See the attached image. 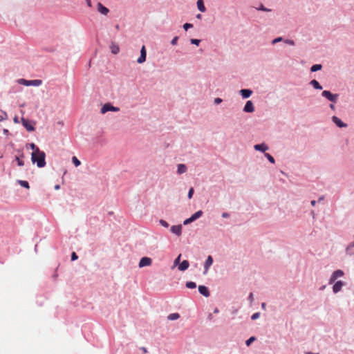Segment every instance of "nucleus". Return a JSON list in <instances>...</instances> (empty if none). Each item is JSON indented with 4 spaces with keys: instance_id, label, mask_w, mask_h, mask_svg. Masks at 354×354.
Listing matches in <instances>:
<instances>
[{
    "instance_id": "nucleus-43",
    "label": "nucleus",
    "mask_w": 354,
    "mask_h": 354,
    "mask_svg": "<svg viewBox=\"0 0 354 354\" xmlns=\"http://www.w3.org/2000/svg\"><path fill=\"white\" fill-rule=\"evenodd\" d=\"M77 258H78L77 255L76 254V253L75 252H73L71 254V260L75 261V260L77 259Z\"/></svg>"
},
{
    "instance_id": "nucleus-51",
    "label": "nucleus",
    "mask_w": 354,
    "mask_h": 354,
    "mask_svg": "<svg viewBox=\"0 0 354 354\" xmlns=\"http://www.w3.org/2000/svg\"><path fill=\"white\" fill-rule=\"evenodd\" d=\"M330 108L331 109H333V110H335V106H334V104H330Z\"/></svg>"
},
{
    "instance_id": "nucleus-29",
    "label": "nucleus",
    "mask_w": 354,
    "mask_h": 354,
    "mask_svg": "<svg viewBox=\"0 0 354 354\" xmlns=\"http://www.w3.org/2000/svg\"><path fill=\"white\" fill-rule=\"evenodd\" d=\"M265 156L268 158V160L272 162V163H274V158L269 153H265Z\"/></svg>"
},
{
    "instance_id": "nucleus-26",
    "label": "nucleus",
    "mask_w": 354,
    "mask_h": 354,
    "mask_svg": "<svg viewBox=\"0 0 354 354\" xmlns=\"http://www.w3.org/2000/svg\"><path fill=\"white\" fill-rule=\"evenodd\" d=\"M18 183L21 186H22V187H24L25 188H27V189L30 188L29 183L27 181H26V180H18Z\"/></svg>"
},
{
    "instance_id": "nucleus-42",
    "label": "nucleus",
    "mask_w": 354,
    "mask_h": 354,
    "mask_svg": "<svg viewBox=\"0 0 354 354\" xmlns=\"http://www.w3.org/2000/svg\"><path fill=\"white\" fill-rule=\"evenodd\" d=\"M259 316H260V313H254V314H253V315H252V317H251V318H252V319L254 320V319H256L259 318Z\"/></svg>"
},
{
    "instance_id": "nucleus-50",
    "label": "nucleus",
    "mask_w": 354,
    "mask_h": 354,
    "mask_svg": "<svg viewBox=\"0 0 354 354\" xmlns=\"http://www.w3.org/2000/svg\"><path fill=\"white\" fill-rule=\"evenodd\" d=\"M266 304L265 303H262L261 304V307L263 310H266Z\"/></svg>"
},
{
    "instance_id": "nucleus-24",
    "label": "nucleus",
    "mask_w": 354,
    "mask_h": 354,
    "mask_svg": "<svg viewBox=\"0 0 354 354\" xmlns=\"http://www.w3.org/2000/svg\"><path fill=\"white\" fill-rule=\"evenodd\" d=\"M203 215V212L201 210H198L196 212H195L192 216V218L194 219V221H196L198 218H200Z\"/></svg>"
},
{
    "instance_id": "nucleus-45",
    "label": "nucleus",
    "mask_w": 354,
    "mask_h": 354,
    "mask_svg": "<svg viewBox=\"0 0 354 354\" xmlns=\"http://www.w3.org/2000/svg\"><path fill=\"white\" fill-rule=\"evenodd\" d=\"M140 349L145 354L148 353V351H147V348H145V347H141Z\"/></svg>"
},
{
    "instance_id": "nucleus-49",
    "label": "nucleus",
    "mask_w": 354,
    "mask_h": 354,
    "mask_svg": "<svg viewBox=\"0 0 354 354\" xmlns=\"http://www.w3.org/2000/svg\"><path fill=\"white\" fill-rule=\"evenodd\" d=\"M86 3H87V5H88L89 7H91V0H86Z\"/></svg>"
},
{
    "instance_id": "nucleus-40",
    "label": "nucleus",
    "mask_w": 354,
    "mask_h": 354,
    "mask_svg": "<svg viewBox=\"0 0 354 354\" xmlns=\"http://www.w3.org/2000/svg\"><path fill=\"white\" fill-rule=\"evenodd\" d=\"M16 160L19 166H23L24 165V161L20 160L18 157H16Z\"/></svg>"
},
{
    "instance_id": "nucleus-52",
    "label": "nucleus",
    "mask_w": 354,
    "mask_h": 354,
    "mask_svg": "<svg viewBox=\"0 0 354 354\" xmlns=\"http://www.w3.org/2000/svg\"><path fill=\"white\" fill-rule=\"evenodd\" d=\"M59 188H60V186L59 185H56L55 186V189H56V190L59 189Z\"/></svg>"
},
{
    "instance_id": "nucleus-23",
    "label": "nucleus",
    "mask_w": 354,
    "mask_h": 354,
    "mask_svg": "<svg viewBox=\"0 0 354 354\" xmlns=\"http://www.w3.org/2000/svg\"><path fill=\"white\" fill-rule=\"evenodd\" d=\"M180 317V315L177 313L169 314L167 317L169 320H176Z\"/></svg>"
},
{
    "instance_id": "nucleus-20",
    "label": "nucleus",
    "mask_w": 354,
    "mask_h": 354,
    "mask_svg": "<svg viewBox=\"0 0 354 354\" xmlns=\"http://www.w3.org/2000/svg\"><path fill=\"white\" fill-rule=\"evenodd\" d=\"M310 85H312L314 88L315 89H318V90H322V86L320 85V84L315 80H313L310 81Z\"/></svg>"
},
{
    "instance_id": "nucleus-14",
    "label": "nucleus",
    "mask_w": 354,
    "mask_h": 354,
    "mask_svg": "<svg viewBox=\"0 0 354 354\" xmlns=\"http://www.w3.org/2000/svg\"><path fill=\"white\" fill-rule=\"evenodd\" d=\"M97 10L104 15H106L109 12V10L104 6L101 3H97Z\"/></svg>"
},
{
    "instance_id": "nucleus-37",
    "label": "nucleus",
    "mask_w": 354,
    "mask_h": 354,
    "mask_svg": "<svg viewBox=\"0 0 354 354\" xmlns=\"http://www.w3.org/2000/svg\"><path fill=\"white\" fill-rule=\"evenodd\" d=\"M282 40H283L282 37H277V38H276V39H273V40L272 41V44H277V42L281 41Z\"/></svg>"
},
{
    "instance_id": "nucleus-31",
    "label": "nucleus",
    "mask_w": 354,
    "mask_h": 354,
    "mask_svg": "<svg viewBox=\"0 0 354 354\" xmlns=\"http://www.w3.org/2000/svg\"><path fill=\"white\" fill-rule=\"evenodd\" d=\"M160 224L165 227H169L168 223L166 221L162 220V219L160 220Z\"/></svg>"
},
{
    "instance_id": "nucleus-7",
    "label": "nucleus",
    "mask_w": 354,
    "mask_h": 354,
    "mask_svg": "<svg viewBox=\"0 0 354 354\" xmlns=\"http://www.w3.org/2000/svg\"><path fill=\"white\" fill-rule=\"evenodd\" d=\"M147 52L145 49V46H143L140 50V55L138 58L137 62L139 64H142L146 61Z\"/></svg>"
},
{
    "instance_id": "nucleus-28",
    "label": "nucleus",
    "mask_w": 354,
    "mask_h": 354,
    "mask_svg": "<svg viewBox=\"0 0 354 354\" xmlns=\"http://www.w3.org/2000/svg\"><path fill=\"white\" fill-rule=\"evenodd\" d=\"M72 161H73V164L75 165V167H78L81 164V162L75 156H73L72 158Z\"/></svg>"
},
{
    "instance_id": "nucleus-33",
    "label": "nucleus",
    "mask_w": 354,
    "mask_h": 354,
    "mask_svg": "<svg viewBox=\"0 0 354 354\" xmlns=\"http://www.w3.org/2000/svg\"><path fill=\"white\" fill-rule=\"evenodd\" d=\"M193 25L192 24L186 23L183 25V28L185 30H187L189 28H192Z\"/></svg>"
},
{
    "instance_id": "nucleus-57",
    "label": "nucleus",
    "mask_w": 354,
    "mask_h": 354,
    "mask_svg": "<svg viewBox=\"0 0 354 354\" xmlns=\"http://www.w3.org/2000/svg\"><path fill=\"white\" fill-rule=\"evenodd\" d=\"M308 354H319V353H309Z\"/></svg>"
},
{
    "instance_id": "nucleus-19",
    "label": "nucleus",
    "mask_w": 354,
    "mask_h": 354,
    "mask_svg": "<svg viewBox=\"0 0 354 354\" xmlns=\"http://www.w3.org/2000/svg\"><path fill=\"white\" fill-rule=\"evenodd\" d=\"M187 171V167L184 164H179L178 165V170H177V172L178 174H184Z\"/></svg>"
},
{
    "instance_id": "nucleus-22",
    "label": "nucleus",
    "mask_w": 354,
    "mask_h": 354,
    "mask_svg": "<svg viewBox=\"0 0 354 354\" xmlns=\"http://www.w3.org/2000/svg\"><path fill=\"white\" fill-rule=\"evenodd\" d=\"M111 53L113 54H117L119 53L120 48L119 46L116 44H112L110 46Z\"/></svg>"
},
{
    "instance_id": "nucleus-32",
    "label": "nucleus",
    "mask_w": 354,
    "mask_h": 354,
    "mask_svg": "<svg viewBox=\"0 0 354 354\" xmlns=\"http://www.w3.org/2000/svg\"><path fill=\"white\" fill-rule=\"evenodd\" d=\"M190 41H191L192 44H195L196 46H198L200 42H201V40L197 39H192L190 40Z\"/></svg>"
},
{
    "instance_id": "nucleus-3",
    "label": "nucleus",
    "mask_w": 354,
    "mask_h": 354,
    "mask_svg": "<svg viewBox=\"0 0 354 354\" xmlns=\"http://www.w3.org/2000/svg\"><path fill=\"white\" fill-rule=\"evenodd\" d=\"M322 95L335 103L337 102L339 96L338 94H333L329 91H324Z\"/></svg>"
},
{
    "instance_id": "nucleus-36",
    "label": "nucleus",
    "mask_w": 354,
    "mask_h": 354,
    "mask_svg": "<svg viewBox=\"0 0 354 354\" xmlns=\"http://www.w3.org/2000/svg\"><path fill=\"white\" fill-rule=\"evenodd\" d=\"M194 188L191 187L188 192V198H192V196L194 194Z\"/></svg>"
},
{
    "instance_id": "nucleus-8",
    "label": "nucleus",
    "mask_w": 354,
    "mask_h": 354,
    "mask_svg": "<svg viewBox=\"0 0 354 354\" xmlns=\"http://www.w3.org/2000/svg\"><path fill=\"white\" fill-rule=\"evenodd\" d=\"M22 124L24 127L28 131H32L35 130L34 127L31 124V122L27 119L22 118Z\"/></svg>"
},
{
    "instance_id": "nucleus-13",
    "label": "nucleus",
    "mask_w": 354,
    "mask_h": 354,
    "mask_svg": "<svg viewBox=\"0 0 354 354\" xmlns=\"http://www.w3.org/2000/svg\"><path fill=\"white\" fill-rule=\"evenodd\" d=\"M198 291L199 292L203 295V296L207 297L209 296V292L208 288L206 286H198Z\"/></svg>"
},
{
    "instance_id": "nucleus-27",
    "label": "nucleus",
    "mask_w": 354,
    "mask_h": 354,
    "mask_svg": "<svg viewBox=\"0 0 354 354\" xmlns=\"http://www.w3.org/2000/svg\"><path fill=\"white\" fill-rule=\"evenodd\" d=\"M186 287L188 288H195L196 287V284L193 281H189L186 283Z\"/></svg>"
},
{
    "instance_id": "nucleus-54",
    "label": "nucleus",
    "mask_w": 354,
    "mask_h": 354,
    "mask_svg": "<svg viewBox=\"0 0 354 354\" xmlns=\"http://www.w3.org/2000/svg\"><path fill=\"white\" fill-rule=\"evenodd\" d=\"M115 29H116V30H119V29H120V26H119V25H118V24H117V25L115 26Z\"/></svg>"
},
{
    "instance_id": "nucleus-34",
    "label": "nucleus",
    "mask_w": 354,
    "mask_h": 354,
    "mask_svg": "<svg viewBox=\"0 0 354 354\" xmlns=\"http://www.w3.org/2000/svg\"><path fill=\"white\" fill-rule=\"evenodd\" d=\"M194 221V219L192 218V216L189 218H187L186 220L184 221L183 222V224L184 225H187L192 222Z\"/></svg>"
},
{
    "instance_id": "nucleus-38",
    "label": "nucleus",
    "mask_w": 354,
    "mask_h": 354,
    "mask_svg": "<svg viewBox=\"0 0 354 354\" xmlns=\"http://www.w3.org/2000/svg\"><path fill=\"white\" fill-rule=\"evenodd\" d=\"M284 42L288 45H290V46H294L295 45V41L292 39H286L284 41Z\"/></svg>"
},
{
    "instance_id": "nucleus-5",
    "label": "nucleus",
    "mask_w": 354,
    "mask_h": 354,
    "mask_svg": "<svg viewBox=\"0 0 354 354\" xmlns=\"http://www.w3.org/2000/svg\"><path fill=\"white\" fill-rule=\"evenodd\" d=\"M344 275V272L342 270H335L331 275L329 283H333L337 278L341 277Z\"/></svg>"
},
{
    "instance_id": "nucleus-11",
    "label": "nucleus",
    "mask_w": 354,
    "mask_h": 354,
    "mask_svg": "<svg viewBox=\"0 0 354 354\" xmlns=\"http://www.w3.org/2000/svg\"><path fill=\"white\" fill-rule=\"evenodd\" d=\"M213 263V259L212 257V256H208L205 262V264H204V268H205V272L204 273H207V272L208 271L209 267L212 266V264Z\"/></svg>"
},
{
    "instance_id": "nucleus-1",
    "label": "nucleus",
    "mask_w": 354,
    "mask_h": 354,
    "mask_svg": "<svg viewBox=\"0 0 354 354\" xmlns=\"http://www.w3.org/2000/svg\"><path fill=\"white\" fill-rule=\"evenodd\" d=\"M45 158L46 153L43 151L37 150L36 152H32L31 161L33 164L36 163L37 166L39 168L45 167Z\"/></svg>"
},
{
    "instance_id": "nucleus-17",
    "label": "nucleus",
    "mask_w": 354,
    "mask_h": 354,
    "mask_svg": "<svg viewBox=\"0 0 354 354\" xmlns=\"http://www.w3.org/2000/svg\"><path fill=\"white\" fill-rule=\"evenodd\" d=\"M254 147L257 151H260L263 152H265L268 149V147L265 144L255 145Z\"/></svg>"
},
{
    "instance_id": "nucleus-6",
    "label": "nucleus",
    "mask_w": 354,
    "mask_h": 354,
    "mask_svg": "<svg viewBox=\"0 0 354 354\" xmlns=\"http://www.w3.org/2000/svg\"><path fill=\"white\" fill-rule=\"evenodd\" d=\"M152 263V260L151 258L149 257H142L140 260V262H139V267L140 268H143V267H145V266H151Z\"/></svg>"
},
{
    "instance_id": "nucleus-2",
    "label": "nucleus",
    "mask_w": 354,
    "mask_h": 354,
    "mask_svg": "<svg viewBox=\"0 0 354 354\" xmlns=\"http://www.w3.org/2000/svg\"><path fill=\"white\" fill-rule=\"evenodd\" d=\"M18 82L21 84L25 86H37L41 84L42 81L41 80H26L24 79H19Z\"/></svg>"
},
{
    "instance_id": "nucleus-10",
    "label": "nucleus",
    "mask_w": 354,
    "mask_h": 354,
    "mask_svg": "<svg viewBox=\"0 0 354 354\" xmlns=\"http://www.w3.org/2000/svg\"><path fill=\"white\" fill-rule=\"evenodd\" d=\"M171 231L172 233L176 234L177 236H180L181 233H182V225H173L171 227Z\"/></svg>"
},
{
    "instance_id": "nucleus-18",
    "label": "nucleus",
    "mask_w": 354,
    "mask_h": 354,
    "mask_svg": "<svg viewBox=\"0 0 354 354\" xmlns=\"http://www.w3.org/2000/svg\"><path fill=\"white\" fill-rule=\"evenodd\" d=\"M240 93L243 98H248L252 95V91L250 89H241Z\"/></svg>"
},
{
    "instance_id": "nucleus-39",
    "label": "nucleus",
    "mask_w": 354,
    "mask_h": 354,
    "mask_svg": "<svg viewBox=\"0 0 354 354\" xmlns=\"http://www.w3.org/2000/svg\"><path fill=\"white\" fill-rule=\"evenodd\" d=\"M178 37H177V36H176V37H174L172 39V40H171V44L173 46L176 45L177 41H178Z\"/></svg>"
},
{
    "instance_id": "nucleus-48",
    "label": "nucleus",
    "mask_w": 354,
    "mask_h": 354,
    "mask_svg": "<svg viewBox=\"0 0 354 354\" xmlns=\"http://www.w3.org/2000/svg\"><path fill=\"white\" fill-rule=\"evenodd\" d=\"M259 10H263V11H270L269 9L266 8L263 6H261V8H259Z\"/></svg>"
},
{
    "instance_id": "nucleus-25",
    "label": "nucleus",
    "mask_w": 354,
    "mask_h": 354,
    "mask_svg": "<svg viewBox=\"0 0 354 354\" xmlns=\"http://www.w3.org/2000/svg\"><path fill=\"white\" fill-rule=\"evenodd\" d=\"M322 68V66L321 64H315L310 68L311 72H315L317 71L321 70Z\"/></svg>"
},
{
    "instance_id": "nucleus-21",
    "label": "nucleus",
    "mask_w": 354,
    "mask_h": 354,
    "mask_svg": "<svg viewBox=\"0 0 354 354\" xmlns=\"http://www.w3.org/2000/svg\"><path fill=\"white\" fill-rule=\"evenodd\" d=\"M197 6H198V10L201 11V12H205V7L203 4V0H198L197 1Z\"/></svg>"
},
{
    "instance_id": "nucleus-44",
    "label": "nucleus",
    "mask_w": 354,
    "mask_h": 354,
    "mask_svg": "<svg viewBox=\"0 0 354 354\" xmlns=\"http://www.w3.org/2000/svg\"><path fill=\"white\" fill-rule=\"evenodd\" d=\"M221 102H222V99L221 98L216 97V98L214 99V103L216 104H220Z\"/></svg>"
},
{
    "instance_id": "nucleus-35",
    "label": "nucleus",
    "mask_w": 354,
    "mask_h": 354,
    "mask_svg": "<svg viewBox=\"0 0 354 354\" xmlns=\"http://www.w3.org/2000/svg\"><path fill=\"white\" fill-rule=\"evenodd\" d=\"M255 340V337H250L247 341H246V344L247 346H249L250 345V344L254 342Z\"/></svg>"
},
{
    "instance_id": "nucleus-9",
    "label": "nucleus",
    "mask_w": 354,
    "mask_h": 354,
    "mask_svg": "<svg viewBox=\"0 0 354 354\" xmlns=\"http://www.w3.org/2000/svg\"><path fill=\"white\" fill-rule=\"evenodd\" d=\"M254 111V107L252 102L250 100L248 101L243 108V111L246 113H252Z\"/></svg>"
},
{
    "instance_id": "nucleus-56",
    "label": "nucleus",
    "mask_w": 354,
    "mask_h": 354,
    "mask_svg": "<svg viewBox=\"0 0 354 354\" xmlns=\"http://www.w3.org/2000/svg\"><path fill=\"white\" fill-rule=\"evenodd\" d=\"M323 199H324V196H322V197H320V198H319V201H322Z\"/></svg>"
},
{
    "instance_id": "nucleus-47",
    "label": "nucleus",
    "mask_w": 354,
    "mask_h": 354,
    "mask_svg": "<svg viewBox=\"0 0 354 354\" xmlns=\"http://www.w3.org/2000/svg\"><path fill=\"white\" fill-rule=\"evenodd\" d=\"M229 216H230V215L227 212H224L222 214V217H223V218H228Z\"/></svg>"
},
{
    "instance_id": "nucleus-55",
    "label": "nucleus",
    "mask_w": 354,
    "mask_h": 354,
    "mask_svg": "<svg viewBox=\"0 0 354 354\" xmlns=\"http://www.w3.org/2000/svg\"><path fill=\"white\" fill-rule=\"evenodd\" d=\"M3 120V116L2 115H0V121Z\"/></svg>"
},
{
    "instance_id": "nucleus-30",
    "label": "nucleus",
    "mask_w": 354,
    "mask_h": 354,
    "mask_svg": "<svg viewBox=\"0 0 354 354\" xmlns=\"http://www.w3.org/2000/svg\"><path fill=\"white\" fill-rule=\"evenodd\" d=\"M30 147L31 149H32V152H36L37 150H40L39 148L37 146H36L34 143H31L30 145Z\"/></svg>"
},
{
    "instance_id": "nucleus-53",
    "label": "nucleus",
    "mask_w": 354,
    "mask_h": 354,
    "mask_svg": "<svg viewBox=\"0 0 354 354\" xmlns=\"http://www.w3.org/2000/svg\"><path fill=\"white\" fill-rule=\"evenodd\" d=\"M315 204H316V201H314V200H313V201H311V205H312L313 206H315Z\"/></svg>"
},
{
    "instance_id": "nucleus-15",
    "label": "nucleus",
    "mask_w": 354,
    "mask_h": 354,
    "mask_svg": "<svg viewBox=\"0 0 354 354\" xmlns=\"http://www.w3.org/2000/svg\"><path fill=\"white\" fill-rule=\"evenodd\" d=\"M189 261L184 260L178 265V270L180 271H185L189 268Z\"/></svg>"
},
{
    "instance_id": "nucleus-4",
    "label": "nucleus",
    "mask_w": 354,
    "mask_h": 354,
    "mask_svg": "<svg viewBox=\"0 0 354 354\" xmlns=\"http://www.w3.org/2000/svg\"><path fill=\"white\" fill-rule=\"evenodd\" d=\"M120 111V109L118 107H116V106H113L110 103H106L105 104H104V106L102 107L101 109V113L102 114H104L105 113H106L107 111H114V112H118Z\"/></svg>"
},
{
    "instance_id": "nucleus-41",
    "label": "nucleus",
    "mask_w": 354,
    "mask_h": 354,
    "mask_svg": "<svg viewBox=\"0 0 354 354\" xmlns=\"http://www.w3.org/2000/svg\"><path fill=\"white\" fill-rule=\"evenodd\" d=\"M181 254H179L178 257L174 260V266H176L178 264H180V259Z\"/></svg>"
},
{
    "instance_id": "nucleus-16",
    "label": "nucleus",
    "mask_w": 354,
    "mask_h": 354,
    "mask_svg": "<svg viewBox=\"0 0 354 354\" xmlns=\"http://www.w3.org/2000/svg\"><path fill=\"white\" fill-rule=\"evenodd\" d=\"M332 120L339 127H346V124H344L339 118H338L336 116H333L332 118Z\"/></svg>"
},
{
    "instance_id": "nucleus-12",
    "label": "nucleus",
    "mask_w": 354,
    "mask_h": 354,
    "mask_svg": "<svg viewBox=\"0 0 354 354\" xmlns=\"http://www.w3.org/2000/svg\"><path fill=\"white\" fill-rule=\"evenodd\" d=\"M344 286V283L342 281H337L333 287V290L335 293L339 292Z\"/></svg>"
},
{
    "instance_id": "nucleus-46",
    "label": "nucleus",
    "mask_w": 354,
    "mask_h": 354,
    "mask_svg": "<svg viewBox=\"0 0 354 354\" xmlns=\"http://www.w3.org/2000/svg\"><path fill=\"white\" fill-rule=\"evenodd\" d=\"M248 299L250 301V302L253 301L254 297H253V294L252 292L250 294Z\"/></svg>"
}]
</instances>
